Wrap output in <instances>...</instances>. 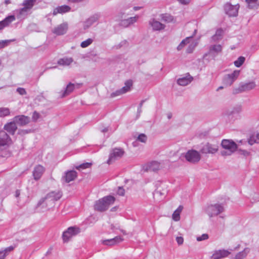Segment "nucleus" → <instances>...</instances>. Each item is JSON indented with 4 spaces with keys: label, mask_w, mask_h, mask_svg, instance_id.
Here are the masks:
<instances>
[{
    "label": "nucleus",
    "mask_w": 259,
    "mask_h": 259,
    "mask_svg": "<svg viewBox=\"0 0 259 259\" xmlns=\"http://www.w3.org/2000/svg\"><path fill=\"white\" fill-rule=\"evenodd\" d=\"M198 42L193 39L191 37V40L190 43H187L189 44L188 47L187 49V52L188 53H191L194 50L195 48L197 45Z\"/></svg>",
    "instance_id": "f704fd0d"
},
{
    "label": "nucleus",
    "mask_w": 259,
    "mask_h": 259,
    "mask_svg": "<svg viewBox=\"0 0 259 259\" xmlns=\"http://www.w3.org/2000/svg\"><path fill=\"white\" fill-rule=\"evenodd\" d=\"M98 15H94L88 19H87L85 21H84L83 23V27L84 30L88 29L91 26H92L95 22H96L98 20Z\"/></svg>",
    "instance_id": "a878e982"
},
{
    "label": "nucleus",
    "mask_w": 259,
    "mask_h": 259,
    "mask_svg": "<svg viewBox=\"0 0 259 259\" xmlns=\"http://www.w3.org/2000/svg\"><path fill=\"white\" fill-rule=\"evenodd\" d=\"M39 118V114L36 112H34L32 115V118L34 120H37Z\"/></svg>",
    "instance_id": "6e6d98bb"
},
{
    "label": "nucleus",
    "mask_w": 259,
    "mask_h": 259,
    "mask_svg": "<svg viewBox=\"0 0 259 259\" xmlns=\"http://www.w3.org/2000/svg\"><path fill=\"white\" fill-rule=\"evenodd\" d=\"M9 42L8 40H2L0 41V48H3L6 46Z\"/></svg>",
    "instance_id": "603ef678"
},
{
    "label": "nucleus",
    "mask_w": 259,
    "mask_h": 259,
    "mask_svg": "<svg viewBox=\"0 0 259 259\" xmlns=\"http://www.w3.org/2000/svg\"><path fill=\"white\" fill-rule=\"evenodd\" d=\"M82 85V83H72L70 82L66 87L64 91L59 92V97L62 98L72 93L75 89H78Z\"/></svg>",
    "instance_id": "9d476101"
},
{
    "label": "nucleus",
    "mask_w": 259,
    "mask_h": 259,
    "mask_svg": "<svg viewBox=\"0 0 259 259\" xmlns=\"http://www.w3.org/2000/svg\"><path fill=\"white\" fill-rule=\"evenodd\" d=\"M230 252L228 250L220 249L215 250L211 256V259H221L228 256Z\"/></svg>",
    "instance_id": "a211bd4d"
},
{
    "label": "nucleus",
    "mask_w": 259,
    "mask_h": 259,
    "mask_svg": "<svg viewBox=\"0 0 259 259\" xmlns=\"http://www.w3.org/2000/svg\"><path fill=\"white\" fill-rule=\"evenodd\" d=\"M256 87L255 82L253 81L246 83H241L238 88L234 89V94H239L242 92L249 91L254 89Z\"/></svg>",
    "instance_id": "0eeeda50"
},
{
    "label": "nucleus",
    "mask_w": 259,
    "mask_h": 259,
    "mask_svg": "<svg viewBox=\"0 0 259 259\" xmlns=\"http://www.w3.org/2000/svg\"><path fill=\"white\" fill-rule=\"evenodd\" d=\"M163 166V161H152L143 166L145 171L151 170L156 171L162 168Z\"/></svg>",
    "instance_id": "9b49d317"
},
{
    "label": "nucleus",
    "mask_w": 259,
    "mask_h": 259,
    "mask_svg": "<svg viewBox=\"0 0 259 259\" xmlns=\"http://www.w3.org/2000/svg\"><path fill=\"white\" fill-rule=\"evenodd\" d=\"M73 62V59L71 57H64L60 59L58 61V64L61 66H68Z\"/></svg>",
    "instance_id": "c756f323"
},
{
    "label": "nucleus",
    "mask_w": 259,
    "mask_h": 259,
    "mask_svg": "<svg viewBox=\"0 0 259 259\" xmlns=\"http://www.w3.org/2000/svg\"><path fill=\"white\" fill-rule=\"evenodd\" d=\"M77 177V173L74 170H69L65 172L63 179L65 180L66 183L73 181Z\"/></svg>",
    "instance_id": "b1692460"
},
{
    "label": "nucleus",
    "mask_w": 259,
    "mask_h": 259,
    "mask_svg": "<svg viewBox=\"0 0 259 259\" xmlns=\"http://www.w3.org/2000/svg\"><path fill=\"white\" fill-rule=\"evenodd\" d=\"M219 149V145L218 144H210L207 143L203 145L201 149L202 153L207 154H214L216 153Z\"/></svg>",
    "instance_id": "2eb2a0df"
},
{
    "label": "nucleus",
    "mask_w": 259,
    "mask_h": 259,
    "mask_svg": "<svg viewBox=\"0 0 259 259\" xmlns=\"http://www.w3.org/2000/svg\"><path fill=\"white\" fill-rule=\"evenodd\" d=\"M83 0H68V1L70 3H79V2H80L81 1H82Z\"/></svg>",
    "instance_id": "4d7b16f0"
},
{
    "label": "nucleus",
    "mask_w": 259,
    "mask_h": 259,
    "mask_svg": "<svg viewBox=\"0 0 259 259\" xmlns=\"http://www.w3.org/2000/svg\"><path fill=\"white\" fill-rule=\"evenodd\" d=\"M256 138L259 140V133L256 135Z\"/></svg>",
    "instance_id": "338daca9"
},
{
    "label": "nucleus",
    "mask_w": 259,
    "mask_h": 259,
    "mask_svg": "<svg viewBox=\"0 0 259 259\" xmlns=\"http://www.w3.org/2000/svg\"><path fill=\"white\" fill-rule=\"evenodd\" d=\"M29 11L26 8H22L14 11V16L17 19L22 20L25 19L29 13Z\"/></svg>",
    "instance_id": "aec40b11"
},
{
    "label": "nucleus",
    "mask_w": 259,
    "mask_h": 259,
    "mask_svg": "<svg viewBox=\"0 0 259 259\" xmlns=\"http://www.w3.org/2000/svg\"><path fill=\"white\" fill-rule=\"evenodd\" d=\"M221 145L222 147L225 149L221 152V154L223 156L231 155L237 149V145L231 140H223Z\"/></svg>",
    "instance_id": "7ed1b4c3"
},
{
    "label": "nucleus",
    "mask_w": 259,
    "mask_h": 259,
    "mask_svg": "<svg viewBox=\"0 0 259 259\" xmlns=\"http://www.w3.org/2000/svg\"><path fill=\"white\" fill-rule=\"evenodd\" d=\"M249 252V249L248 248H245L243 251L239 252L236 255V259H243L246 257L247 254Z\"/></svg>",
    "instance_id": "4c0bfd02"
},
{
    "label": "nucleus",
    "mask_w": 259,
    "mask_h": 259,
    "mask_svg": "<svg viewBox=\"0 0 259 259\" xmlns=\"http://www.w3.org/2000/svg\"><path fill=\"white\" fill-rule=\"evenodd\" d=\"M5 3H6V4H9L10 3V2L9 0H6L5 1Z\"/></svg>",
    "instance_id": "0e129e2a"
},
{
    "label": "nucleus",
    "mask_w": 259,
    "mask_h": 259,
    "mask_svg": "<svg viewBox=\"0 0 259 259\" xmlns=\"http://www.w3.org/2000/svg\"><path fill=\"white\" fill-rule=\"evenodd\" d=\"M142 104H143V101L140 103V107L139 108H138V111H139V112H140L141 111V107H142Z\"/></svg>",
    "instance_id": "13d9d810"
},
{
    "label": "nucleus",
    "mask_w": 259,
    "mask_h": 259,
    "mask_svg": "<svg viewBox=\"0 0 259 259\" xmlns=\"http://www.w3.org/2000/svg\"><path fill=\"white\" fill-rule=\"evenodd\" d=\"M121 232L123 234H126V233H125V231L123 230H120Z\"/></svg>",
    "instance_id": "69168bd1"
},
{
    "label": "nucleus",
    "mask_w": 259,
    "mask_h": 259,
    "mask_svg": "<svg viewBox=\"0 0 259 259\" xmlns=\"http://www.w3.org/2000/svg\"><path fill=\"white\" fill-rule=\"evenodd\" d=\"M14 121L20 125H25L29 122V118L24 115H18L14 118Z\"/></svg>",
    "instance_id": "bb28decb"
},
{
    "label": "nucleus",
    "mask_w": 259,
    "mask_h": 259,
    "mask_svg": "<svg viewBox=\"0 0 259 259\" xmlns=\"http://www.w3.org/2000/svg\"><path fill=\"white\" fill-rule=\"evenodd\" d=\"M71 8L67 5L59 6L55 8L53 11V15H56L58 14H64L70 11Z\"/></svg>",
    "instance_id": "393cba45"
},
{
    "label": "nucleus",
    "mask_w": 259,
    "mask_h": 259,
    "mask_svg": "<svg viewBox=\"0 0 259 259\" xmlns=\"http://www.w3.org/2000/svg\"><path fill=\"white\" fill-rule=\"evenodd\" d=\"M139 17L138 16H136L135 17H130L127 19L124 20L122 21L121 25L125 27L128 26L135 23L138 19Z\"/></svg>",
    "instance_id": "7c9ffc66"
},
{
    "label": "nucleus",
    "mask_w": 259,
    "mask_h": 259,
    "mask_svg": "<svg viewBox=\"0 0 259 259\" xmlns=\"http://www.w3.org/2000/svg\"><path fill=\"white\" fill-rule=\"evenodd\" d=\"M123 240V238H122L120 236H118L114 237V238L103 240L102 242L105 245H113L122 242Z\"/></svg>",
    "instance_id": "c85d7f7f"
},
{
    "label": "nucleus",
    "mask_w": 259,
    "mask_h": 259,
    "mask_svg": "<svg viewBox=\"0 0 259 259\" xmlns=\"http://www.w3.org/2000/svg\"><path fill=\"white\" fill-rule=\"evenodd\" d=\"M140 7H134L133 8L134 10L135 11L140 10Z\"/></svg>",
    "instance_id": "bf43d9fd"
},
{
    "label": "nucleus",
    "mask_w": 259,
    "mask_h": 259,
    "mask_svg": "<svg viewBox=\"0 0 259 259\" xmlns=\"http://www.w3.org/2000/svg\"><path fill=\"white\" fill-rule=\"evenodd\" d=\"M256 136H250L248 141L249 144H250V145H252L253 144L256 142Z\"/></svg>",
    "instance_id": "49530a36"
},
{
    "label": "nucleus",
    "mask_w": 259,
    "mask_h": 259,
    "mask_svg": "<svg viewBox=\"0 0 259 259\" xmlns=\"http://www.w3.org/2000/svg\"><path fill=\"white\" fill-rule=\"evenodd\" d=\"M44 171L45 168L42 166L40 165L36 166L33 171L34 179L36 180H39L41 178Z\"/></svg>",
    "instance_id": "5701e85b"
},
{
    "label": "nucleus",
    "mask_w": 259,
    "mask_h": 259,
    "mask_svg": "<svg viewBox=\"0 0 259 259\" xmlns=\"http://www.w3.org/2000/svg\"><path fill=\"white\" fill-rule=\"evenodd\" d=\"M149 24L154 31H160L164 29L165 27L164 24L157 21L155 18L150 19L149 21Z\"/></svg>",
    "instance_id": "dca6fc26"
},
{
    "label": "nucleus",
    "mask_w": 259,
    "mask_h": 259,
    "mask_svg": "<svg viewBox=\"0 0 259 259\" xmlns=\"http://www.w3.org/2000/svg\"><path fill=\"white\" fill-rule=\"evenodd\" d=\"M239 5L238 4L232 5L227 3L225 5L224 9L226 13L230 17H235L237 15Z\"/></svg>",
    "instance_id": "4468645a"
},
{
    "label": "nucleus",
    "mask_w": 259,
    "mask_h": 259,
    "mask_svg": "<svg viewBox=\"0 0 259 259\" xmlns=\"http://www.w3.org/2000/svg\"><path fill=\"white\" fill-rule=\"evenodd\" d=\"M224 211L223 206L219 204H210L204 208L205 212L210 217H215Z\"/></svg>",
    "instance_id": "39448f33"
},
{
    "label": "nucleus",
    "mask_w": 259,
    "mask_h": 259,
    "mask_svg": "<svg viewBox=\"0 0 259 259\" xmlns=\"http://www.w3.org/2000/svg\"><path fill=\"white\" fill-rule=\"evenodd\" d=\"M245 60V58L244 57L240 56L234 61V64L236 67H239L244 63Z\"/></svg>",
    "instance_id": "79ce46f5"
},
{
    "label": "nucleus",
    "mask_w": 259,
    "mask_h": 259,
    "mask_svg": "<svg viewBox=\"0 0 259 259\" xmlns=\"http://www.w3.org/2000/svg\"><path fill=\"white\" fill-rule=\"evenodd\" d=\"M166 192V190H163V192H162L160 190H159L158 188H157V189L155 191L154 195L155 196L162 195L163 196V198H164Z\"/></svg>",
    "instance_id": "de8ad7c7"
},
{
    "label": "nucleus",
    "mask_w": 259,
    "mask_h": 259,
    "mask_svg": "<svg viewBox=\"0 0 259 259\" xmlns=\"http://www.w3.org/2000/svg\"><path fill=\"white\" fill-rule=\"evenodd\" d=\"M147 140V137L146 135L144 134H140L137 138V140L140 142H141L142 143H146Z\"/></svg>",
    "instance_id": "c03bdc74"
},
{
    "label": "nucleus",
    "mask_w": 259,
    "mask_h": 259,
    "mask_svg": "<svg viewBox=\"0 0 259 259\" xmlns=\"http://www.w3.org/2000/svg\"><path fill=\"white\" fill-rule=\"evenodd\" d=\"M180 3L183 5L188 4L191 0H177Z\"/></svg>",
    "instance_id": "5fc2aeb1"
},
{
    "label": "nucleus",
    "mask_w": 259,
    "mask_h": 259,
    "mask_svg": "<svg viewBox=\"0 0 259 259\" xmlns=\"http://www.w3.org/2000/svg\"><path fill=\"white\" fill-rule=\"evenodd\" d=\"M176 241L179 245H182L184 242V239L181 236L177 237Z\"/></svg>",
    "instance_id": "3c124183"
},
{
    "label": "nucleus",
    "mask_w": 259,
    "mask_h": 259,
    "mask_svg": "<svg viewBox=\"0 0 259 259\" xmlns=\"http://www.w3.org/2000/svg\"><path fill=\"white\" fill-rule=\"evenodd\" d=\"M208 238V235L207 234H203L200 236L197 237L196 240L198 241L205 240Z\"/></svg>",
    "instance_id": "a18cd8bd"
},
{
    "label": "nucleus",
    "mask_w": 259,
    "mask_h": 259,
    "mask_svg": "<svg viewBox=\"0 0 259 259\" xmlns=\"http://www.w3.org/2000/svg\"><path fill=\"white\" fill-rule=\"evenodd\" d=\"M62 195V193L59 191L51 192L48 193L45 198L40 200L38 203V206H44L49 202H52V204H53L54 201L59 200Z\"/></svg>",
    "instance_id": "20e7f679"
},
{
    "label": "nucleus",
    "mask_w": 259,
    "mask_h": 259,
    "mask_svg": "<svg viewBox=\"0 0 259 259\" xmlns=\"http://www.w3.org/2000/svg\"><path fill=\"white\" fill-rule=\"evenodd\" d=\"M103 133H105L108 131L107 128H104L101 131Z\"/></svg>",
    "instance_id": "052dcab7"
},
{
    "label": "nucleus",
    "mask_w": 259,
    "mask_h": 259,
    "mask_svg": "<svg viewBox=\"0 0 259 259\" xmlns=\"http://www.w3.org/2000/svg\"><path fill=\"white\" fill-rule=\"evenodd\" d=\"M193 78L189 73L184 76H182L177 80V83L181 86H186L190 83L193 80Z\"/></svg>",
    "instance_id": "6ab92c4d"
},
{
    "label": "nucleus",
    "mask_w": 259,
    "mask_h": 259,
    "mask_svg": "<svg viewBox=\"0 0 259 259\" xmlns=\"http://www.w3.org/2000/svg\"><path fill=\"white\" fill-rule=\"evenodd\" d=\"M191 40V37H188L183 40L180 45L177 47V50L178 51L181 50L186 45L187 43H190Z\"/></svg>",
    "instance_id": "58836bf2"
},
{
    "label": "nucleus",
    "mask_w": 259,
    "mask_h": 259,
    "mask_svg": "<svg viewBox=\"0 0 259 259\" xmlns=\"http://www.w3.org/2000/svg\"><path fill=\"white\" fill-rule=\"evenodd\" d=\"M124 153V150L120 148H115L112 149L109 153L107 163L109 165L112 164L116 160L120 159Z\"/></svg>",
    "instance_id": "423d86ee"
},
{
    "label": "nucleus",
    "mask_w": 259,
    "mask_h": 259,
    "mask_svg": "<svg viewBox=\"0 0 259 259\" xmlns=\"http://www.w3.org/2000/svg\"><path fill=\"white\" fill-rule=\"evenodd\" d=\"M35 0H25L22 5L23 6V8H26L27 10L29 12L33 7Z\"/></svg>",
    "instance_id": "473e14b6"
},
{
    "label": "nucleus",
    "mask_w": 259,
    "mask_h": 259,
    "mask_svg": "<svg viewBox=\"0 0 259 259\" xmlns=\"http://www.w3.org/2000/svg\"><path fill=\"white\" fill-rule=\"evenodd\" d=\"M16 18L14 15H11L5 18L3 20L0 21V30L5 27L8 26L12 22L14 21Z\"/></svg>",
    "instance_id": "4be33fe9"
},
{
    "label": "nucleus",
    "mask_w": 259,
    "mask_h": 259,
    "mask_svg": "<svg viewBox=\"0 0 259 259\" xmlns=\"http://www.w3.org/2000/svg\"><path fill=\"white\" fill-rule=\"evenodd\" d=\"M186 160L191 163L198 162L201 158L200 153L196 150H189L185 154Z\"/></svg>",
    "instance_id": "f8f14e48"
},
{
    "label": "nucleus",
    "mask_w": 259,
    "mask_h": 259,
    "mask_svg": "<svg viewBox=\"0 0 259 259\" xmlns=\"http://www.w3.org/2000/svg\"><path fill=\"white\" fill-rule=\"evenodd\" d=\"M12 143L11 138L4 131H0V156L7 157L10 156V153L8 147Z\"/></svg>",
    "instance_id": "f257e3e1"
},
{
    "label": "nucleus",
    "mask_w": 259,
    "mask_h": 259,
    "mask_svg": "<svg viewBox=\"0 0 259 259\" xmlns=\"http://www.w3.org/2000/svg\"><path fill=\"white\" fill-rule=\"evenodd\" d=\"M14 247L10 246L6 248L4 250H0V259H4L8 254L14 249Z\"/></svg>",
    "instance_id": "72a5a7b5"
},
{
    "label": "nucleus",
    "mask_w": 259,
    "mask_h": 259,
    "mask_svg": "<svg viewBox=\"0 0 259 259\" xmlns=\"http://www.w3.org/2000/svg\"><path fill=\"white\" fill-rule=\"evenodd\" d=\"M10 114V111L8 108L0 107V117L8 116Z\"/></svg>",
    "instance_id": "ea45409f"
},
{
    "label": "nucleus",
    "mask_w": 259,
    "mask_h": 259,
    "mask_svg": "<svg viewBox=\"0 0 259 259\" xmlns=\"http://www.w3.org/2000/svg\"><path fill=\"white\" fill-rule=\"evenodd\" d=\"M222 49L223 46L221 45H212L209 47L208 53L213 56H215L222 52Z\"/></svg>",
    "instance_id": "412c9836"
},
{
    "label": "nucleus",
    "mask_w": 259,
    "mask_h": 259,
    "mask_svg": "<svg viewBox=\"0 0 259 259\" xmlns=\"http://www.w3.org/2000/svg\"><path fill=\"white\" fill-rule=\"evenodd\" d=\"M223 34V31L222 29H218L215 34L212 36V40L214 41H217L221 40L222 38Z\"/></svg>",
    "instance_id": "c9c22d12"
},
{
    "label": "nucleus",
    "mask_w": 259,
    "mask_h": 259,
    "mask_svg": "<svg viewBox=\"0 0 259 259\" xmlns=\"http://www.w3.org/2000/svg\"><path fill=\"white\" fill-rule=\"evenodd\" d=\"M117 229V228H116L114 226H113V225L111 226V229H112L113 230H114Z\"/></svg>",
    "instance_id": "680f3d73"
},
{
    "label": "nucleus",
    "mask_w": 259,
    "mask_h": 259,
    "mask_svg": "<svg viewBox=\"0 0 259 259\" xmlns=\"http://www.w3.org/2000/svg\"><path fill=\"white\" fill-rule=\"evenodd\" d=\"M115 200L114 197L111 195L104 197L95 202L94 208L99 211H104L114 203Z\"/></svg>",
    "instance_id": "f03ea898"
},
{
    "label": "nucleus",
    "mask_w": 259,
    "mask_h": 259,
    "mask_svg": "<svg viewBox=\"0 0 259 259\" xmlns=\"http://www.w3.org/2000/svg\"><path fill=\"white\" fill-rule=\"evenodd\" d=\"M93 42V39L91 38H89L80 44V47L82 48H85L91 45Z\"/></svg>",
    "instance_id": "37998d69"
},
{
    "label": "nucleus",
    "mask_w": 259,
    "mask_h": 259,
    "mask_svg": "<svg viewBox=\"0 0 259 259\" xmlns=\"http://www.w3.org/2000/svg\"><path fill=\"white\" fill-rule=\"evenodd\" d=\"M135 143H136V142L133 143V145L134 146H136Z\"/></svg>",
    "instance_id": "774afa93"
},
{
    "label": "nucleus",
    "mask_w": 259,
    "mask_h": 259,
    "mask_svg": "<svg viewBox=\"0 0 259 259\" xmlns=\"http://www.w3.org/2000/svg\"><path fill=\"white\" fill-rule=\"evenodd\" d=\"M133 85V81L131 80H128L124 83V86L121 89L116 91L111 94V96L114 97L116 96H120L129 92Z\"/></svg>",
    "instance_id": "ddd939ff"
},
{
    "label": "nucleus",
    "mask_w": 259,
    "mask_h": 259,
    "mask_svg": "<svg viewBox=\"0 0 259 259\" xmlns=\"http://www.w3.org/2000/svg\"><path fill=\"white\" fill-rule=\"evenodd\" d=\"M91 165V163L87 162V163H82V164L79 165L76 168H77V169H78L80 168L85 169V168L89 167Z\"/></svg>",
    "instance_id": "09e8293b"
},
{
    "label": "nucleus",
    "mask_w": 259,
    "mask_h": 259,
    "mask_svg": "<svg viewBox=\"0 0 259 259\" xmlns=\"http://www.w3.org/2000/svg\"><path fill=\"white\" fill-rule=\"evenodd\" d=\"M117 194L119 195L123 196L124 194V190L121 187H119L117 191Z\"/></svg>",
    "instance_id": "864d4df0"
},
{
    "label": "nucleus",
    "mask_w": 259,
    "mask_h": 259,
    "mask_svg": "<svg viewBox=\"0 0 259 259\" xmlns=\"http://www.w3.org/2000/svg\"><path fill=\"white\" fill-rule=\"evenodd\" d=\"M161 19L162 21L167 23H169L173 20L172 17L168 14L161 15Z\"/></svg>",
    "instance_id": "a19ab883"
},
{
    "label": "nucleus",
    "mask_w": 259,
    "mask_h": 259,
    "mask_svg": "<svg viewBox=\"0 0 259 259\" xmlns=\"http://www.w3.org/2000/svg\"><path fill=\"white\" fill-rule=\"evenodd\" d=\"M183 209L182 205H180L177 209L174 212L172 215V218L175 221H179L180 220V214Z\"/></svg>",
    "instance_id": "2f4dec72"
},
{
    "label": "nucleus",
    "mask_w": 259,
    "mask_h": 259,
    "mask_svg": "<svg viewBox=\"0 0 259 259\" xmlns=\"http://www.w3.org/2000/svg\"><path fill=\"white\" fill-rule=\"evenodd\" d=\"M17 127L16 126L15 122H10L8 123L4 126V129L7 131L9 134L14 135L15 133Z\"/></svg>",
    "instance_id": "cd10ccee"
},
{
    "label": "nucleus",
    "mask_w": 259,
    "mask_h": 259,
    "mask_svg": "<svg viewBox=\"0 0 259 259\" xmlns=\"http://www.w3.org/2000/svg\"><path fill=\"white\" fill-rule=\"evenodd\" d=\"M240 74L239 70H234L232 73L226 74L223 78V83L227 86L231 85Z\"/></svg>",
    "instance_id": "1a4fd4ad"
},
{
    "label": "nucleus",
    "mask_w": 259,
    "mask_h": 259,
    "mask_svg": "<svg viewBox=\"0 0 259 259\" xmlns=\"http://www.w3.org/2000/svg\"><path fill=\"white\" fill-rule=\"evenodd\" d=\"M20 194V193L19 192V191H17L16 192V195L17 197H18Z\"/></svg>",
    "instance_id": "e2e57ef3"
},
{
    "label": "nucleus",
    "mask_w": 259,
    "mask_h": 259,
    "mask_svg": "<svg viewBox=\"0 0 259 259\" xmlns=\"http://www.w3.org/2000/svg\"><path fill=\"white\" fill-rule=\"evenodd\" d=\"M250 9H256L259 6V0H246Z\"/></svg>",
    "instance_id": "e433bc0d"
},
{
    "label": "nucleus",
    "mask_w": 259,
    "mask_h": 259,
    "mask_svg": "<svg viewBox=\"0 0 259 259\" xmlns=\"http://www.w3.org/2000/svg\"><path fill=\"white\" fill-rule=\"evenodd\" d=\"M68 28V24L66 22L63 23L55 27L53 32L58 35H63L66 33Z\"/></svg>",
    "instance_id": "f3484780"
},
{
    "label": "nucleus",
    "mask_w": 259,
    "mask_h": 259,
    "mask_svg": "<svg viewBox=\"0 0 259 259\" xmlns=\"http://www.w3.org/2000/svg\"><path fill=\"white\" fill-rule=\"evenodd\" d=\"M80 232V229L77 227H70L64 231L62 235V238L64 242H67L72 237L76 235Z\"/></svg>",
    "instance_id": "6e6552de"
},
{
    "label": "nucleus",
    "mask_w": 259,
    "mask_h": 259,
    "mask_svg": "<svg viewBox=\"0 0 259 259\" xmlns=\"http://www.w3.org/2000/svg\"><path fill=\"white\" fill-rule=\"evenodd\" d=\"M17 92L21 95H24L26 94V92L25 89L22 88H18L17 89Z\"/></svg>",
    "instance_id": "8fccbe9b"
}]
</instances>
